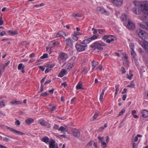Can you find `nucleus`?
<instances>
[{
  "mask_svg": "<svg viewBox=\"0 0 148 148\" xmlns=\"http://www.w3.org/2000/svg\"><path fill=\"white\" fill-rule=\"evenodd\" d=\"M128 24L127 25V27L130 29H133L135 28V25L130 21H128Z\"/></svg>",
  "mask_w": 148,
  "mask_h": 148,
  "instance_id": "11",
  "label": "nucleus"
},
{
  "mask_svg": "<svg viewBox=\"0 0 148 148\" xmlns=\"http://www.w3.org/2000/svg\"><path fill=\"white\" fill-rule=\"evenodd\" d=\"M14 133H16L20 135H22L24 134V133L23 132H19L16 130H15V131Z\"/></svg>",
  "mask_w": 148,
  "mask_h": 148,
  "instance_id": "40",
  "label": "nucleus"
},
{
  "mask_svg": "<svg viewBox=\"0 0 148 148\" xmlns=\"http://www.w3.org/2000/svg\"><path fill=\"white\" fill-rule=\"evenodd\" d=\"M45 124L44 125V126H46L47 127H50V125L49 123H48L47 122L46 123H45Z\"/></svg>",
  "mask_w": 148,
  "mask_h": 148,
  "instance_id": "53",
  "label": "nucleus"
},
{
  "mask_svg": "<svg viewBox=\"0 0 148 148\" xmlns=\"http://www.w3.org/2000/svg\"><path fill=\"white\" fill-rule=\"evenodd\" d=\"M48 54H44L43 55L41 56L40 58L41 59H43L45 58H48Z\"/></svg>",
  "mask_w": 148,
  "mask_h": 148,
  "instance_id": "41",
  "label": "nucleus"
},
{
  "mask_svg": "<svg viewBox=\"0 0 148 148\" xmlns=\"http://www.w3.org/2000/svg\"><path fill=\"white\" fill-rule=\"evenodd\" d=\"M44 5V3H41L40 4H39V5H34V6L33 7H38L40 6H43Z\"/></svg>",
  "mask_w": 148,
  "mask_h": 148,
  "instance_id": "48",
  "label": "nucleus"
},
{
  "mask_svg": "<svg viewBox=\"0 0 148 148\" xmlns=\"http://www.w3.org/2000/svg\"><path fill=\"white\" fill-rule=\"evenodd\" d=\"M3 140L6 142H8L9 140V139L7 137H5L3 138Z\"/></svg>",
  "mask_w": 148,
  "mask_h": 148,
  "instance_id": "58",
  "label": "nucleus"
},
{
  "mask_svg": "<svg viewBox=\"0 0 148 148\" xmlns=\"http://www.w3.org/2000/svg\"><path fill=\"white\" fill-rule=\"evenodd\" d=\"M91 41L90 38L84 40L82 42V44L84 45H86L89 43Z\"/></svg>",
  "mask_w": 148,
  "mask_h": 148,
  "instance_id": "17",
  "label": "nucleus"
},
{
  "mask_svg": "<svg viewBox=\"0 0 148 148\" xmlns=\"http://www.w3.org/2000/svg\"><path fill=\"white\" fill-rule=\"evenodd\" d=\"M5 34V32L4 31H3L0 32V36H3Z\"/></svg>",
  "mask_w": 148,
  "mask_h": 148,
  "instance_id": "55",
  "label": "nucleus"
},
{
  "mask_svg": "<svg viewBox=\"0 0 148 148\" xmlns=\"http://www.w3.org/2000/svg\"><path fill=\"white\" fill-rule=\"evenodd\" d=\"M72 38L73 42H75L77 41L78 39L77 37L74 35H72Z\"/></svg>",
  "mask_w": 148,
  "mask_h": 148,
  "instance_id": "30",
  "label": "nucleus"
},
{
  "mask_svg": "<svg viewBox=\"0 0 148 148\" xmlns=\"http://www.w3.org/2000/svg\"><path fill=\"white\" fill-rule=\"evenodd\" d=\"M102 69V67L101 66H98L96 68V69H99L100 70H101Z\"/></svg>",
  "mask_w": 148,
  "mask_h": 148,
  "instance_id": "63",
  "label": "nucleus"
},
{
  "mask_svg": "<svg viewBox=\"0 0 148 148\" xmlns=\"http://www.w3.org/2000/svg\"><path fill=\"white\" fill-rule=\"evenodd\" d=\"M67 54L64 52H61L59 54L58 60L59 62L64 61L68 58Z\"/></svg>",
  "mask_w": 148,
  "mask_h": 148,
  "instance_id": "3",
  "label": "nucleus"
},
{
  "mask_svg": "<svg viewBox=\"0 0 148 148\" xmlns=\"http://www.w3.org/2000/svg\"><path fill=\"white\" fill-rule=\"evenodd\" d=\"M99 37V35L98 34H96L94 35L91 37L90 38L91 41L92 40H95L97 39Z\"/></svg>",
  "mask_w": 148,
  "mask_h": 148,
  "instance_id": "21",
  "label": "nucleus"
},
{
  "mask_svg": "<svg viewBox=\"0 0 148 148\" xmlns=\"http://www.w3.org/2000/svg\"><path fill=\"white\" fill-rule=\"evenodd\" d=\"M46 121L43 120H40L38 121V123L44 126Z\"/></svg>",
  "mask_w": 148,
  "mask_h": 148,
  "instance_id": "25",
  "label": "nucleus"
},
{
  "mask_svg": "<svg viewBox=\"0 0 148 148\" xmlns=\"http://www.w3.org/2000/svg\"><path fill=\"white\" fill-rule=\"evenodd\" d=\"M127 95H123V96L122 97V99L124 101L125 100L126 98V97Z\"/></svg>",
  "mask_w": 148,
  "mask_h": 148,
  "instance_id": "62",
  "label": "nucleus"
},
{
  "mask_svg": "<svg viewBox=\"0 0 148 148\" xmlns=\"http://www.w3.org/2000/svg\"><path fill=\"white\" fill-rule=\"evenodd\" d=\"M11 103L13 104H21L22 102L20 101H13L11 102Z\"/></svg>",
  "mask_w": 148,
  "mask_h": 148,
  "instance_id": "26",
  "label": "nucleus"
},
{
  "mask_svg": "<svg viewBox=\"0 0 148 148\" xmlns=\"http://www.w3.org/2000/svg\"><path fill=\"white\" fill-rule=\"evenodd\" d=\"M48 95V94L46 92H45L44 93H42L41 94V96L43 97L46 96Z\"/></svg>",
  "mask_w": 148,
  "mask_h": 148,
  "instance_id": "49",
  "label": "nucleus"
},
{
  "mask_svg": "<svg viewBox=\"0 0 148 148\" xmlns=\"http://www.w3.org/2000/svg\"><path fill=\"white\" fill-rule=\"evenodd\" d=\"M141 113L143 117H146L148 116V111L143 110L142 111Z\"/></svg>",
  "mask_w": 148,
  "mask_h": 148,
  "instance_id": "14",
  "label": "nucleus"
},
{
  "mask_svg": "<svg viewBox=\"0 0 148 148\" xmlns=\"http://www.w3.org/2000/svg\"><path fill=\"white\" fill-rule=\"evenodd\" d=\"M15 124L16 125L19 126L20 125V122L18 120H17L15 121Z\"/></svg>",
  "mask_w": 148,
  "mask_h": 148,
  "instance_id": "50",
  "label": "nucleus"
},
{
  "mask_svg": "<svg viewBox=\"0 0 148 148\" xmlns=\"http://www.w3.org/2000/svg\"><path fill=\"white\" fill-rule=\"evenodd\" d=\"M92 69L93 70L94 69L95 67L98 65L99 63L98 62H96L95 61L93 60L92 62Z\"/></svg>",
  "mask_w": 148,
  "mask_h": 148,
  "instance_id": "15",
  "label": "nucleus"
},
{
  "mask_svg": "<svg viewBox=\"0 0 148 148\" xmlns=\"http://www.w3.org/2000/svg\"><path fill=\"white\" fill-rule=\"evenodd\" d=\"M142 136L140 134H138L136 136H135V137H133L132 138V142H136L138 140V137H142Z\"/></svg>",
  "mask_w": 148,
  "mask_h": 148,
  "instance_id": "18",
  "label": "nucleus"
},
{
  "mask_svg": "<svg viewBox=\"0 0 148 148\" xmlns=\"http://www.w3.org/2000/svg\"><path fill=\"white\" fill-rule=\"evenodd\" d=\"M67 72V71L66 69H62L61 71V72L59 74L58 76L60 77H63Z\"/></svg>",
  "mask_w": 148,
  "mask_h": 148,
  "instance_id": "12",
  "label": "nucleus"
},
{
  "mask_svg": "<svg viewBox=\"0 0 148 148\" xmlns=\"http://www.w3.org/2000/svg\"><path fill=\"white\" fill-rule=\"evenodd\" d=\"M125 110L124 108L122 109L121 111L119 113V114L118 116H120L122 115L123 114V113L125 112Z\"/></svg>",
  "mask_w": 148,
  "mask_h": 148,
  "instance_id": "36",
  "label": "nucleus"
},
{
  "mask_svg": "<svg viewBox=\"0 0 148 148\" xmlns=\"http://www.w3.org/2000/svg\"><path fill=\"white\" fill-rule=\"evenodd\" d=\"M121 18L122 21H124L127 20V16L126 15L123 14L121 16Z\"/></svg>",
  "mask_w": 148,
  "mask_h": 148,
  "instance_id": "27",
  "label": "nucleus"
},
{
  "mask_svg": "<svg viewBox=\"0 0 148 148\" xmlns=\"http://www.w3.org/2000/svg\"><path fill=\"white\" fill-rule=\"evenodd\" d=\"M87 47V45H83L78 44H76L75 46L76 48L79 52L84 51L85 49V48Z\"/></svg>",
  "mask_w": 148,
  "mask_h": 148,
  "instance_id": "5",
  "label": "nucleus"
},
{
  "mask_svg": "<svg viewBox=\"0 0 148 148\" xmlns=\"http://www.w3.org/2000/svg\"><path fill=\"white\" fill-rule=\"evenodd\" d=\"M52 43H53V45L54 46L56 45H57L60 44V43L59 42L56 41L55 40H54L52 42Z\"/></svg>",
  "mask_w": 148,
  "mask_h": 148,
  "instance_id": "32",
  "label": "nucleus"
},
{
  "mask_svg": "<svg viewBox=\"0 0 148 148\" xmlns=\"http://www.w3.org/2000/svg\"><path fill=\"white\" fill-rule=\"evenodd\" d=\"M130 47L131 49L132 50H134V45L133 43H130Z\"/></svg>",
  "mask_w": 148,
  "mask_h": 148,
  "instance_id": "45",
  "label": "nucleus"
},
{
  "mask_svg": "<svg viewBox=\"0 0 148 148\" xmlns=\"http://www.w3.org/2000/svg\"><path fill=\"white\" fill-rule=\"evenodd\" d=\"M23 64L22 63H20L19 64L18 67V70H20L21 69H24L25 68V66H23Z\"/></svg>",
  "mask_w": 148,
  "mask_h": 148,
  "instance_id": "31",
  "label": "nucleus"
},
{
  "mask_svg": "<svg viewBox=\"0 0 148 148\" xmlns=\"http://www.w3.org/2000/svg\"><path fill=\"white\" fill-rule=\"evenodd\" d=\"M49 140V138L47 137H44L42 139V141L45 143H47Z\"/></svg>",
  "mask_w": 148,
  "mask_h": 148,
  "instance_id": "28",
  "label": "nucleus"
},
{
  "mask_svg": "<svg viewBox=\"0 0 148 148\" xmlns=\"http://www.w3.org/2000/svg\"><path fill=\"white\" fill-rule=\"evenodd\" d=\"M135 85L133 81L131 82L130 84L127 86V87H130L132 88H134Z\"/></svg>",
  "mask_w": 148,
  "mask_h": 148,
  "instance_id": "37",
  "label": "nucleus"
},
{
  "mask_svg": "<svg viewBox=\"0 0 148 148\" xmlns=\"http://www.w3.org/2000/svg\"><path fill=\"white\" fill-rule=\"evenodd\" d=\"M73 16L75 17H80L81 16V15L79 13H77L73 15Z\"/></svg>",
  "mask_w": 148,
  "mask_h": 148,
  "instance_id": "44",
  "label": "nucleus"
},
{
  "mask_svg": "<svg viewBox=\"0 0 148 148\" xmlns=\"http://www.w3.org/2000/svg\"><path fill=\"white\" fill-rule=\"evenodd\" d=\"M98 116V114L97 113H95V115L93 117H92L93 119L92 120H94L95 119H96Z\"/></svg>",
  "mask_w": 148,
  "mask_h": 148,
  "instance_id": "54",
  "label": "nucleus"
},
{
  "mask_svg": "<svg viewBox=\"0 0 148 148\" xmlns=\"http://www.w3.org/2000/svg\"><path fill=\"white\" fill-rule=\"evenodd\" d=\"M35 55V54L34 53H32L31 54H30L29 55V57L30 58H32L33 57H34Z\"/></svg>",
  "mask_w": 148,
  "mask_h": 148,
  "instance_id": "64",
  "label": "nucleus"
},
{
  "mask_svg": "<svg viewBox=\"0 0 148 148\" xmlns=\"http://www.w3.org/2000/svg\"><path fill=\"white\" fill-rule=\"evenodd\" d=\"M76 89L77 90L79 89H84V88L82 87V83L81 82H79L77 84L76 86Z\"/></svg>",
  "mask_w": 148,
  "mask_h": 148,
  "instance_id": "13",
  "label": "nucleus"
},
{
  "mask_svg": "<svg viewBox=\"0 0 148 148\" xmlns=\"http://www.w3.org/2000/svg\"><path fill=\"white\" fill-rule=\"evenodd\" d=\"M109 140H110L109 137L108 136H107L106 137V142L107 143H108H108L109 142Z\"/></svg>",
  "mask_w": 148,
  "mask_h": 148,
  "instance_id": "56",
  "label": "nucleus"
},
{
  "mask_svg": "<svg viewBox=\"0 0 148 148\" xmlns=\"http://www.w3.org/2000/svg\"><path fill=\"white\" fill-rule=\"evenodd\" d=\"M64 42L66 44V48H71L73 46V44L70 38H69L66 39Z\"/></svg>",
  "mask_w": 148,
  "mask_h": 148,
  "instance_id": "6",
  "label": "nucleus"
},
{
  "mask_svg": "<svg viewBox=\"0 0 148 148\" xmlns=\"http://www.w3.org/2000/svg\"><path fill=\"white\" fill-rule=\"evenodd\" d=\"M140 44L145 51H148V42L141 41L140 42Z\"/></svg>",
  "mask_w": 148,
  "mask_h": 148,
  "instance_id": "8",
  "label": "nucleus"
},
{
  "mask_svg": "<svg viewBox=\"0 0 148 148\" xmlns=\"http://www.w3.org/2000/svg\"><path fill=\"white\" fill-rule=\"evenodd\" d=\"M98 144L97 143H94L93 144V146L95 148H97L98 146Z\"/></svg>",
  "mask_w": 148,
  "mask_h": 148,
  "instance_id": "60",
  "label": "nucleus"
},
{
  "mask_svg": "<svg viewBox=\"0 0 148 148\" xmlns=\"http://www.w3.org/2000/svg\"><path fill=\"white\" fill-rule=\"evenodd\" d=\"M99 10L101 11V13H103L104 12H106V11L105 9L102 8H99Z\"/></svg>",
  "mask_w": 148,
  "mask_h": 148,
  "instance_id": "38",
  "label": "nucleus"
},
{
  "mask_svg": "<svg viewBox=\"0 0 148 148\" xmlns=\"http://www.w3.org/2000/svg\"><path fill=\"white\" fill-rule=\"evenodd\" d=\"M58 125H55L54 126V128L56 129H57L58 130V129L59 128Z\"/></svg>",
  "mask_w": 148,
  "mask_h": 148,
  "instance_id": "57",
  "label": "nucleus"
},
{
  "mask_svg": "<svg viewBox=\"0 0 148 148\" xmlns=\"http://www.w3.org/2000/svg\"><path fill=\"white\" fill-rule=\"evenodd\" d=\"M7 129L9 130L10 131H12V132H14L15 131V129H14L13 128L10 127H9L8 126L7 127Z\"/></svg>",
  "mask_w": 148,
  "mask_h": 148,
  "instance_id": "46",
  "label": "nucleus"
},
{
  "mask_svg": "<svg viewBox=\"0 0 148 148\" xmlns=\"http://www.w3.org/2000/svg\"><path fill=\"white\" fill-rule=\"evenodd\" d=\"M9 34L12 35H15L17 34L18 32L16 31L10 30L8 31Z\"/></svg>",
  "mask_w": 148,
  "mask_h": 148,
  "instance_id": "20",
  "label": "nucleus"
},
{
  "mask_svg": "<svg viewBox=\"0 0 148 148\" xmlns=\"http://www.w3.org/2000/svg\"><path fill=\"white\" fill-rule=\"evenodd\" d=\"M111 37H113V36L111 35H106L103 36L102 39L103 40H106L108 38H110Z\"/></svg>",
  "mask_w": 148,
  "mask_h": 148,
  "instance_id": "24",
  "label": "nucleus"
},
{
  "mask_svg": "<svg viewBox=\"0 0 148 148\" xmlns=\"http://www.w3.org/2000/svg\"><path fill=\"white\" fill-rule=\"evenodd\" d=\"M121 71L122 74L125 73L126 72L125 70L123 67H122L121 68Z\"/></svg>",
  "mask_w": 148,
  "mask_h": 148,
  "instance_id": "51",
  "label": "nucleus"
},
{
  "mask_svg": "<svg viewBox=\"0 0 148 148\" xmlns=\"http://www.w3.org/2000/svg\"><path fill=\"white\" fill-rule=\"evenodd\" d=\"M131 54L133 58H134L136 56V53L134 52V50H132Z\"/></svg>",
  "mask_w": 148,
  "mask_h": 148,
  "instance_id": "42",
  "label": "nucleus"
},
{
  "mask_svg": "<svg viewBox=\"0 0 148 148\" xmlns=\"http://www.w3.org/2000/svg\"><path fill=\"white\" fill-rule=\"evenodd\" d=\"M137 32L140 37L142 40H145V39L146 34L143 31L138 29L137 30Z\"/></svg>",
  "mask_w": 148,
  "mask_h": 148,
  "instance_id": "4",
  "label": "nucleus"
},
{
  "mask_svg": "<svg viewBox=\"0 0 148 148\" xmlns=\"http://www.w3.org/2000/svg\"><path fill=\"white\" fill-rule=\"evenodd\" d=\"M58 131H61L62 132H66L67 130L66 128L63 126H61L59 128Z\"/></svg>",
  "mask_w": 148,
  "mask_h": 148,
  "instance_id": "22",
  "label": "nucleus"
},
{
  "mask_svg": "<svg viewBox=\"0 0 148 148\" xmlns=\"http://www.w3.org/2000/svg\"><path fill=\"white\" fill-rule=\"evenodd\" d=\"M106 45V44L101 41H96L90 45V47L92 48H94V50H95L97 49L99 51H102L103 49V47H102L105 46Z\"/></svg>",
  "mask_w": 148,
  "mask_h": 148,
  "instance_id": "2",
  "label": "nucleus"
},
{
  "mask_svg": "<svg viewBox=\"0 0 148 148\" xmlns=\"http://www.w3.org/2000/svg\"><path fill=\"white\" fill-rule=\"evenodd\" d=\"M34 121V120L32 118H29L25 120V123L28 125L31 124Z\"/></svg>",
  "mask_w": 148,
  "mask_h": 148,
  "instance_id": "16",
  "label": "nucleus"
},
{
  "mask_svg": "<svg viewBox=\"0 0 148 148\" xmlns=\"http://www.w3.org/2000/svg\"><path fill=\"white\" fill-rule=\"evenodd\" d=\"M55 141L54 140H52L49 143V148H59L57 146H56L55 144Z\"/></svg>",
  "mask_w": 148,
  "mask_h": 148,
  "instance_id": "10",
  "label": "nucleus"
},
{
  "mask_svg": "<svg viewBox=\"0 0 148 148\" xmlns=\"http://www.w3.org/2000/svg\"><path fill=\"white\" fill-rule=\"evenodd\" d=\"M54 66V65L50 64L48 65L47 66V67L49 68H51L53 67Z\"/></svg>",
  "mask_w": 148,
  "mask_h": 148,
  "instance_id": "61",
  "label": "nucleus"
},
{
  "mask_svg": "<svg viewBox=\"0 0 148 148\" xmlns=\"http://www.w3.org/2000/svg\"><path fill=\"white\" fill-rule=\"evenodd\" d=\"M3 23V21L2 20V16H1L0 18V25H2Z\"/></svg>",
  "mask_w": 148,
  "mask_h": 148,
  "instance_id": "52",
  "label": "nucleus"
},
{
  "mask_svg": "<svg viewBox=\"0 0 148 148\" xmlns=\"http://www.w3.org/2000/svg\"><path fill=\"white\" fill-rule=\"evenodd\" d=\"M104 92H105V90H103L102 92L100 95V98H99V100L101 101H102V100L103 99Z\"/></svg>",
  "mask_w": 148,
  "mask_h": 148,
  "instance_id": "29",
  "label": "nucleus"
},
{
  "mask_svg": "<svg viewBox=\"0 0 148 148\" xmlns=\"http://www.w3.org/2000/svg\"><path fill=\"white\" fill-rule=\"evenodd\" d=\"M72 133L75 137L77 138H79L80 135L79 131L77 129L74 128L72 129Z\"/></svg>",
  "mask_w": 148,
  "mask_h": 148,
  "instance_id": "7",
  "label": "nucleus"
},
{
  "mask_svg": "<svg viewBox=\"0 0 148 148\" xmlns=\"http://www.w3.org/2000/svg\"><path fill=\"white\" fill-rule=\"evenodd\" d=\"M47 108L48 109L51 110V111H53L55 110L56 107L55 106H53L50 105L48 106Z\"/></svg>",
  "mask_w": 148,
  "mask_h": 148,
  "instance_id": "19",
  "label": "nucleus"
},
{
  "mask_svg": "<svg viewBox=\"0 0 148 148\" xmlns=\"http://www.w3.org/2000/svg\"><path fill=\"white\" fill-rule=\"evenodd\" d=\"M114 38H112L111 39H109L106 40V42L108 43H110L111 42L114 41Z\"/></svg>",
  "mask_w": 148,
  "mask_h": 148,
  "instance_id": "34",
  "label": "nucleus"
},
{
  "mask_svg": "<svg viewBox=\"0 0 148 148\" xmlns=\"http://www.w3.org/2000/svg\"><path fill=\"white\" fill-rule=\"evenodd\" d=\"M92 144V141H90L86 145V148H90L91 147Z\"/></svg>",
  "mask_w": 148,
  "mask_h": 148,
  "instance_id": "23",
  "label": "nucleus"
},
{
  "mask_svg": "<svg viewBox=\"0 0 148 148\" xmlns=\"http://www.w3.org/2000/svg\"><path fill=\"white\" fill-rule=\"evenodd\" d=\"M38 67L39 69H41L42 71H44V70L45 69V68L42 66H39Z\"/></svg>",
  "mask_w": 148,
  "mask_h": 148,
  "instance_id": "59",
  "label": "nucleus"
},
{
  "mask_svg": "<svg viewBox=\"0 0 148 148\" xmlns=\"http://www.w3.org/2000/svg\"><path fill=\"white\" fill-rule=\"evenodd\" d=\"M5 105L4 104L3 101L0 102V108L5 106Z\"/></svg>",
  "mask_w": 148,
  "mask_h": 148,
  "instance_id": "43",
  "label": "nucleus"
},
{
  "mask_svg": "<svg viewBox=\"0 0 148 148\" xmlns=\"http://www.w3.org/2000/svg\"><path fill=\"white\" fill-rule=\"evenodd\" d=\"M107 143H105V142H104V141L102 142V143H101V146L102 147L104 148L107 147Z\"/></svg>",
  "mask_w": 148,
  "mask_h": 148,
  "instance_id": "35",
  "label": "nucleus"
},
{
  "mask_svg": "<svg viewBox=\"0 0 148 148\" xmlns=\"http://www.w3.org/2000/svg\"><path fill=\"white\" fill-rule=\"evenodd\" d=\"M112 3L117 6H121L123 3V0H112Z\"/></svg>",
  "mask_w": 148,
  "mask_h": 148,
  "instance_id": "9",
  "label": "nucleus"
},
{
  "mask_svg": "<svg viewBox=\"0 0 148 148\" xmlns=\"http://www.w3.org/2000/svg\"><path fill=\"white\" fill-rule=\"evenodd\" d=\"M137 5L139 6V8L133 9V12L136 14L141 15L140 19L145 21V25L140 24V26L142 28L148 30V2L145 1L137 2Z\"/></svg>",
  "mask_w": 148,
  "mask_h": 148,
  "instance_id": "1",
  "label": "nucleus"
},
{
  "mask_svg": "<svg viewBox=\"0 0 148 148\" xmlns=\"http://www.w3.org/2000/svg\"><path fill=\"white\" fill-rule=\"evenodd\" d=\"M98 139L99 140V143H102L104 141V137H101L100 136L98 137Z\"/></svg>",
  "mask_w": 148,
  "mask_h": 148,
  "instance_id": "33",
  "label": "nucleus"
},
{
  "mask_svg": "<svg viewBox=\"0 0 148 148\" xmlns=\"http://www.w3.org/2000/svg\"><path fill=\"white\" fill-rule=\"evenodd\" d=\"M5 68V66L4 64H0V69L4 71Z\"/></svg>",
  "mask_w": 148,
  "mask_h": 148,
  "instance_id": "39",
  "label": "nucleus"
},
{
  "mask_svg": "<svg viewBox=\"0 0 148 148\" xmlns=\"http://www.w3.org/2000/svg\"><path fill=\"white\" fill-rule=\"evenodd\" d=\"M62 32H59L57 34L56 36L57 37H61L63 35L62 34Z\"/></svg>",
  "mask_w": 148,
  "mask_h": 148,
  "instance_id": "47",
  "label": "nucleus"
}]
</instances>
